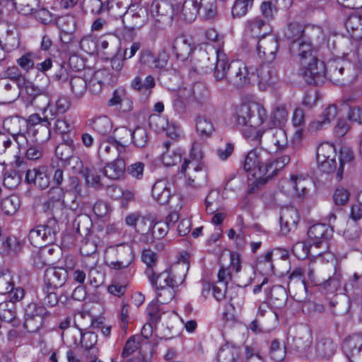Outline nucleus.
Listing matches in <instances>:
<instances>
[{
  "mask_svg": "<svg viewBox=\"0 0 362 362\" xmlns=\"http://www.w3.org/2000/svg\"><path fill=\"white\" fill-rule=\"evenodd\" d=\"M234 119L244 135L255 139L267 128L283 127L288 120L285 107L278 106L269 113L259 103H244L235 107Z\"/></svg>",
  "mask_w": 362,
  "mask_h": 362,
  "instance_id": "nucleus-1",
  "label": "nucleus"
},
{
  "mask_svg": "<svg viewBox=\"0 0 362 362\" xmlns=\"http://www.w3.org/2000/svg\"><path fill=\"white\" fill-rule=\"evenodd\" d=\"M290 158L283 156L273 158L262 148L250 151L245 160L244 170L251 175L257 184H264L289 163Z\"/></svg>",
  "mask_w": 362,
  "mask_h": 362,
  "instance_id": "nucleus-2",
  "label": "nucleus"
},
{
  "mask_svg": "<svg viewBox=\"0 0 362 362\" xmlns=\"http://www.w3.org/2000/svg\"><path fill=\"white\" fill-rule=\"evenodd\" d=\"M349 50H344L341 57H336L327 63V77L332 83L345 85L351 82L357 75L356 63H362L358 49L351 44Z\"/></svg>",
  "mask_w": 362,
  "mask_h": 362,
  "instance_id": "nucleus-3",
  "label": "nucleus"
},
{
  "mask_svg": "<svg viewBox=\"0 0 362 362\" xmlns=\"http://www.w3.org/2000/svg\"><path fill=\"white\" fill-rule=\"evenodd\" d=\"M43 81L44 82L42 84L33 83L28 81L22 74H19V77L17 78L18 86L22 89V93L27 95L33 105L41 111L42 108H45L46 105H49L52 95L49 78L45 77Z\"/></svg>",
  "mask_w": 362,
  "mask_h": 362,
  "instance_id": "nucleus-4",
  "label": "nucleus"
},
{
  "mask_svg": "<svg viewBox=\"0 0 362 362\" xmlns=\"http://www.w3.org/2000/svg\"><path fill=\"white\" fill-rule=\"evenodd\" d=\"M188 269V263L182 261L174 265L169 271H164L158 275L156 271L151 269L145 271V274L151 285L156 288L178 287L184 282Z\"/></svg>",
  "mask_w": 362,
  "mask_h": 362,
  "instance_id": "nucleus-5",
  "label": "nucleus"
},
{
  "mask_svg": "<svg viewBox=\"0 0 362 362\" xmlns=\"http://www.w3.org/2000/svg\"><path fill=\"white\" fill-rule=\"evenodd\" d=\"M276 127L267 128L264 133L255 139L261 145L262 149L270 153L284 151L288 146V140L286 131Z\"/></svg>",
  "mask_w": 362,
  "mask_h": 362,
  "instance_id": "nucleus-6",
  "label": "nucleus"
},
{
  "mask_svg": "<svg viewBox=\"0 0 362 362\" xmlns=\"http://www.w3.org/2000/svg\"><path fill=\"white\" fill-rule=\"evenodd\" d=\"M331 233L332 230L329 226L324 223L315 224L308 231L309 242L296 243L293 247V252L298 255V251L302 250L305 256H307L310 253V250L313 246L320 247L323 243L322 239L327 238Z\"/></svg>",
  "mask_w": 362,
  "mask_h": 362,
  "instance_id": "nucleus-7",
  "label": "nucleus"
},
{
  "mask_svg": "<svg viewBox=\"0 0 362 362\" xmlns=\"http://www.w3.org/2000/svg\"><path fill=\"white\" fill-rule=\"evenodd\" d=\"M255 71V67L247 66L242 61H233L229 64L228 82L235 87H243L251 83Z\"/></svg>",
  "mask_w": 362,
  "mask_h": 362,
  "instance_id": "nucleus-8",
  "label": "nucleus"
},
{
  "mask_svg": "<svg viewBox=\"0 0 362 362\" xmlns=\"http://www.w3.org/2000/svg\"><path fill=\"white\" fill-rule=\"evenodd\" d=\"M301 74L305 81L310 85L324 83L327 77V64L316 57L311 60L302 62Z\"/></svg>",
  "mask_w": 362,
  "mask_h": 362,
  "instance_id": "nucleus-9",
  "label": "nucleus"
},
{
  "mask_svg": "<svg viewBox=\"0 0 362 362\" xmlns=\"http://www.w3.org/2000/svg\"><path fill=\"white\" fill-rule=\"evenodd\" d=\"M190 156L197 163L194 164L190 160L185 159L180 172L185 174L187 185L196 187L195 180L197 177L195 174L202 172L203 170V165L199 163L204 156L203 149L199 144H195L192 146Z\"/></svg>",
  "mask_w": 362,
  "mask_h": 362,
  "instance_id": "nucleus-10",
  "label": "nucleus"
},
{
  "mask_svg": "<svg viewBox=\"0 0 362 362\" xmlns=\"http://www.w3.org/2000/svg\"><path fill=\"white\" fill-rule=\"evenodd\" d=\"M49 313L45 307L36 303H29L25 310L24 328L29 332H35L42 326Z\"/></svg>",
  "mask_w": 362,
  "mask_h": 362,
  "instance_id": "nucleus-11",
  "label": "nucleus"
},
{
  "mask_svg": "<svg viewBox=\"0 0 362 362\" xmlns=\"http://www.w3.org/2000/svg\"><path fill=\"white\" fill-rule=\"evenodd\" d=\"M336 150L329 143L321 144L317 150L316 160L320 170L324 173H334L337 169Z\"/></svg>",
  "mask_w": 362,
  "mask_h": 362,
  "instance_id": "nucleus-12",
  "label": "nucleus"
},
{
  "mask_svg": "<svg viewBox=\"0 0 362 362\" xmlns=\"http://www.w3.org/2000/svg\"><path fill=\"white\" fill-rule=\"evenodd\" d=\"M108 252L115 255L117 259L107 263L109 267L116 270L129 268L132 264L134 256L131 247L122 244L115 247H110Z\"/></svg>",
  "mask_w": 362,
  "mask_h": 362,
  "instance_id": "nucleus-13",
  "label": "nucleus"
},
{
  "mask_svg": "<svg viewBox=\"0 0 362 362\" xmlns=\"http://www.w3.org/2000/svg\"><path fill=\"white\" fill-rule=\"evenodd\" d=\"M148 12L156 23L161 24L170 23L175 15L174 8L167 0H153Z\"/></svg>",
  "mask_w": 362,
  "mask_h": 362,
  "instance_id": "nucleus-14",
  "label": "nucleus"
},
{
  "mask_svg": "<svg viewBox=\"0 0 362 362\" xmlns=\"http://www.w3.org/2000/svg\"><path fill=\"white\" fill-rule=\"evenodd\" d=\"M0 79V100L3 103H10L18 98L22 89L18 86L17 78L20 74Z\"/></svg>",
  "mask_w": 362,
  "mask_h": 362,
  "instance_id": "nucleus-15",
  "label": "nucleus"
},
{
  "mask_svg": "<svg viewBox=\"0 0 362 362\" xmlns=\"http://www.w3.org/2000/svg\"><path fill=\"white\" fill-rule=\"evenodd\" d=\"M278 47L277 39L268 35L258 40L256 45L257 54L264 62L271 63L276 59Z\"/></svg>",
  "mask_w": 362,
  "mask_h": 362,
  "instance_id": "nucleus-16",
  "label": "nucleus"
},
{
  "mask_svg": "<svg viewBox=\"0 0 362 362\" xmlns=\"http://www.w3.org/2000/svg\"><path fill=\"white\" fill-rule=\"evenodd\" d=\"M98 156L102 160H109L117 156L122 157L125 153V146L116 143L113 137L101 140L98 151Z\"/></svg>",
  "mask_w": 362,
  "mask_h": 362,
  "instance_id": "nucleus-17",
  "label": "nucleus"
},
{
  "mask_svg": "<svg viewBox=\"0 0 362 362\" xmlns=\"http://www.w3.org/2000/svg\"><path fill=\"white\" fill-rule=\"evenodd\" d=\"M337 345L332 339L324 338L318 340L315 346L311 348L307 354V357L310 359H329L336 351Z\"/></svg>",
  "mask_w": 362,
  "mask_h": 362,
  "instance_id": "nucleus-18",
  "label": "nucleus"
},
{
  "mask_svg": "<svg viewBox=\"0 0 362 362\" xmlns=\"http://www.w3.org/2000/svg\"><path fill=\"white\" fill-rule=\"evenodd\" d=\"M168 61V55L163 50L156 54L149 49H145L140 54V63L150 69H163L167 65Z\"/></svg>",
  "mask_w": 362,
  "mask_h": 362,
  "instance_id": "nucleus-19",
  "label": "nucleus"
},
{
  "mask_svg": "<svg viewBox=\"0 0 362 362\" xmlns=\"http://www.w3.org/2000/svg\"><path fill=\"white\" fill-rule=\"evenodd\" d=\"M25 180L28 184H33L39 189H45L47 188L50 181L47 167L43 165L28 170Z\"/></svg>",
  "mask_w": 362,
  "mask_h": 362,
  "instance_id": "nucleus-20",
  "label": "nucleus"
},
{
  "mask_svg": "<svg viewBox=\"0 0 362 362\" xmlns=\"http://www.w3.org/2000/svg\"><path fill=\"white\" fill-rule=\"evenodd\" d=\"M310 184L308 177L303 175H292L286 182V191L291 196L298 198L304 197Z\"/></svg>",
  "mask_w": 362,
  "mask_h": 362,
  "instance_id": "nucleus-21",
  "label": "nucleus"
},
{
  "mask_svg": "<svg viewBox=\"0 0 362 362\" xmlns=\"http://www.w3.org/2000/svg\"><path fill=\"white\" fill-rule=\"evenodd\" d=\"M256 73L259 88L262 90L273 86L278 81L276 70L270 63L264 62L258 69H256Z\"/></svg>",
  "mask_w": 362,
  "mask_h": 362,
  "instance_id": "nucleus-22",
  "label": "nucleus"
},
{
  "mask_svg": "<svg viewBox=\"0 0 362 362\" xmlns=\"http://www.w3.org/2000/svg\"><path fill=\"white\" fill-rule=\"evenodd\" d=\"M67 272L62 267L47 268L44 274L45 287L57 289L66 282Z\"/></svg>",
  "mask_w": 362,
  "mask_h": 362,
  "instance_id": "nucleus-23",
  "label": "nucleus"
},
{
  "mask_svg": "<svg viewBox=\"0 0 362 362\" xmlns=\"http://www.w3.org/2000/svg\"><path fill=\"white\" fill-rule=\"evenodd\" d=\"M144 11V9L137 4L129 6L128 10L124 12L125 13L122 16V21L125 28L129 30H134L141 27L145 23V17L141 16Z\"/></svg>",
  "mask_w": 362,
  "mask_h": 362,
  "instance_id": "nucleus-24",
  "label": "nucleus"
},
{
  "mask_svg": "<svg viewBox=\"0 0 362 362\" xmlns=\"http://www.w3.org/2000/svg\"><path fill=\"white\" fill-rule=\"evenodd\" d=\"M342 349L351 362L356 360L362 352V333L355 334L346 338L342 344Z\"/></svg>",
  "mask_w": 362,
  "mask_h": 362,
  "instance_id": "nucleus-25",
  "label": "nucleus"
},
{
  "mask_svg": "<svg viewBox=\"0 0 362 362\" xmlns=\"http://www.w3.org/2000/svg\"><path fill=\"white\" fill-rule=\"evenodd\" d=\"M86 320L84 313H78L75 317V325L81 332V343L83 348L86 350H91L93 354L97 352L96 349L94 347L98 341V336L93 332H83L87 329V327L81 323V320Z\"/></svg>",
  "mask_w": 362,
  "mask_h": 362,
  "instance_id": "nucleus-26",
  "label": "nucleus"
},
{
  "mask_svg": "<svg viewBox=\"0 0 362 362\" xmlns=\"http://www.w3.org/2000/svg\"><path fill=\"white\" fill-rule=\"evenodd\" d=\"M14 30L15 27L13 25L0 23V46L6 52H10L18 46Z\"/></svg>",
  "mask_w": 362,
  "mask_h": 362,
  "instance_id": "nucleus-27",
  "label": "nucleus"
},
{
  "mask_svg": "<svg viewBox=\"0 0 362 362\" xmlns=\"http://www.w3.org/2000/svg\"><path fill=\"white\" fill-rule=\"evenodd\" d=\"M247 35L254 38L267 37L270 32L268 24L260 17H256L247 21L245 27Z\"/></svg>",
  "mask_w": 362,
  "mask_h": 362,
  "instance_id": "nucleus-28",
  "label": "nucleus"
},
{
  "mask_svg": "<svg viewBox=\"0 0 362 362\" xmlns=\"http://www.w3.org/2000/svg\"><path fill=\"white\" fill-rule=\"evenodd\" d=\"M216 62L214 69V76L216 81L226 79L228 81L229 62L226 53L222 49H216Z\"/></svg>",
  "mask_w": 362,
  "mask_h": 362,
  "instance_id": "nucleus-29",
  "label": "nucleus"
},
{
  "mask_svg": "<svg viewBox=\"0 0 362 362\" xmlns=\"http://www.w3.org/2000/svg\"><path fill=\"white\" fill-rule=\"evenodd\" d=\"M292 341L293 349L307 354L310 350V346L313 341L312 334L308 328H300L297 334L292 337Z\"/></svg>",
  "mask_w": 362,
  "mask_h": 362,
  "instance_id": "nucleus-30",
  "label": "nucleus"
},
{
  "mask_svg": "<svg viewBox=\"0 0 362 362\" xmlns=\"http://www.w3.org/2000/svg\"><path fill=\"white\" fill-rule=\"evenodd\" d=\"M0 320L11 325L13 327L20 325L21 322L16 317V305L13 303L7 300L0 303Z\"/></svg>",
  "mask_w": 362,
  "mask_h": 362,
  "instance_id": "nucleus-31",
  "label": "nucleus"
},
{
  "mask_svg": "<svg viewBox=\"0 0 362 362\" xmlns=\"http://www.w3.org/2000/svg\"><path fill=\"white\" fill-rule=\"evenodd\" d=\"M71 102L66 96H59L54 104L46 105L45 108H42V112L45 115L46 117H51L54 118L59 114L65 113L70 107Z\"/></svg>",
  "mask_w": 362,
  "mask_h": 362,
  "instance_id": "nucleus-32",
  "label": "nucleus"
},
{
  "mask_svg": "<svg viewBox=\"0 0 362 362\" xmlns=\"http://www.w3.org/2000/svg\"><path fill=\"white\" fill-rule=\"evenodd\" d=\"M103 172V175L110 180H118L122 177L125 172V162L122 156L107 164Z\"/></svg>",
  "mask_w": 362,
  "mask_h": 362,
  "instance_id": "nucleus-33",
  "label": "nucleus"
},
{
  "mask_svg": "<svg viewBox=\"0 0 362 362\" xmlns=\"http://www.w3.org/2000/svg\"><path fill=\"white\" fill-rule=\"evenodd\" d=\"M298 215L296 209H286L282 211L280 216L281 230L284 234L288 233L292 228L296 227Z\"/></svg>",
  "mask_w": 362,
  "mask_h": 362,
  "instance_id": "nucleus-34",
  "label": "nucleus"
},
{
  "mask_svg": "<svg viewBox=\"0 0 362 362\" xmlns=\"http://www.w3.org/2000/svg\"><path fill=\"white\" fill-rule=\"evenodd\" d=\"M172 49L177 58L181 60L187 59L193 50L189 40L182 36L177 37L174 40Z\"/></svg>",
  "mask_w": 362,
  "mask_h": 362,
  "instance_id": "nucleus-35",
  "label": "nucleus"
},
{
  "mask_svg": "<svg viewBox=\"0 0 362 362\" xmlns=\"http://www.w3.org/2000/svg\"><path fill=\"white\" fill-rule=\"evenodd\" d=\"M240 348L226 344L218 351L217 358L218 362H243L240 356Z\"/></svg>",
  "mask_w": 362,
  "mask_h": 362,
  "instance_id": "nucleus-36",
  "label": "nucleus"
},
{
  "mask_svg": "<svg viewBox=\"0 0 362 362\" xmlns=\"http://www.w3.org/2000/svg\"><path fill=\"white\" fill-rule=\"evenodd\" d=\"M290 50L293 54H296L300 57V64L303 62L311 60V58H315L313 55V50L310 42L302 41H296L291 43Z\"/></svg>",
  "mask_w": 362,
  "mask_h": 362,
  "instance_id": "nucleus-37",
  "label": "nucleus"
},
{
  "mask_svg": "<svg viewBox=\"0 0 362 362\" xmlns=\"http://www.w3.org/2000/svg\"><path fill=\"white\" fill-rule=\"evenodd\" d=\"M11 143L15 145L16 149V153H9L7 151L4 154H5L8 158H13L15 160V165L18 168H24V165H25V162L20 159V148H23L25 145L27 144V138L25 134H23L21 132L20 133H17L15 135H12Z\"/></svg>",
  "mask_w": 362,
  "mask_h": 362,
  "instance_id": "nucleus-38",
  "label": "nucleus"
},
{
  "mask_svg": "<svg viewBox=\"0 0 362 362\" xmlns=\"http://www.w3.org/2000/svg\"><path fill=\"white\" fill-rule=\"evenodd\" d=\"M345 27L355 40L362 39V16L358 14L350 15L345 21Z\"/></svg>",
  "mask_w": 362,
  "mask_h": 362,
  "instance_id": "nucleus-39",
  "label": "nucleus"
},
{
  "mask_svg": "<svg viewBox=\"0 0 362 362\" xmlns=\"http://www.w3.org/2000/svg\"><path fill=\"white\" fill-rule=\"evenodd\" d=\"M153 198L160 204H165L170 198V192L165 181H157L151 190Z\"/></svg>",
  "mask_w": 362,
  "mask_h": 362,
  "instance_id": "nucleus-40",
  "label": "nucleus"
},
{
  "mask_svg": "<svg viewBox=\"0 0 362 362\" xmlns=\"http://www.w3.org/2000/svg\"><path fill=\"white\" fill-rule=\"evenodd\" d=\"M92 129L101 136H105L112 129V123L107 116H99L88 120Z\"/></svg>",
  "mask_w": 362,
  "mask_h": 362,
  "instance_id": "nucleus-41",
  "label": "nucleus"
},
{
  "mask_svg": "<svg viewBox=\"0 0 362 362\" xmlns=\"http://www.w3.org/2000/svg\"><path fill=\"white\" fill-rule=\"evenodd\" d=\"M69 86L73 97L76 99L83 98L88 90L86 79L79 76H71L69 81Z\"/></svg>",
  "mask_w": 362,
  "mask_h": 362,
  "instance_id": "nucleus-42",
  "label": "nucleus"
},
{
  "mask_svg": "<svg viewBox=\"0 0 362 362\" xmlns=\"http://www.w3.org/2000/svg\"><path fill=\"white\" fill-rule=\"evenodd\" d=\"M25 119L18 116H10L5 118L2 122L3 129L11 135L22 132V128L25 127Z\"/></svg>",
  "mask_w": 362,
  "mask_h": 362,
  "instance_id": "nucleus-43",
  "label": "nucleus"
},
{
  "mask_svg": "<svg viewBox=\"0 0 362 362\" xmlns=\"http://www.w3.org/2000/svg\"><path fill=\"white\" fill-rule=\"evenodd\" d=\"M199 13L197 0H185L180 7V18L192 23Z\"/></svg>",
  "mask_w": 362,
  "mask_h": 362,
  "instance_id": "nucleus-44",
  "label": "nucleus"
},
{
  "mask_svg": "<svg viewBox=\"0 0 362 362\" xmlns=\"http://www.w3.org/2000/svg\"><path fill=\"white\" fill-rule=\"evenodd\" d=\"M55 289L44 287L42 291L40 300L44 304L49 307L55 306L59 301L62 303H66L67 297L61 294L60 296L54 291Z\"/></svg>",
  "mask_w": 362,
  "mask_h": 362,
  "instance_id": "nucleus-45",
  "label": "nucleus"
},
{
  "mask_svg": "<svg viewBox=\"0 0 362 362\" xmlns=\"http://www.w3.org/2000/svg\"><path fill=\"white\" fill-rule=\"evenodd\" d=\"M287 300V293L281 286H274L271 289L270 301L272 305L277 308H283Z\"/></svg>",
  "mask_w": 362,
  "mask_h": 362,
  "instance_id": "nucleus-46",
  "label": "nucleus"
},
{
  "mask_svg": "<svg viewBox=\"0 0 362 362\" xmlns=\"http://www.w3.org/2000/svg\"><path fill=\"white\" fill-rule=\"evenodd\" d=\"M170 142L166 141L163 144V148L166 149L161 156V161L165 166H173L180 163L182 160V154L179 151H169Z\"/></svg>",
  "mask_w": 362,
  "mask_h": 362,
  "instance_id": "nucleus-47",
  "label": "nucleus"
},
{
  "mask_svg": "<svg viewBox=\"0 0 362 362\" xmlns=\"http://www.w3.org/2000/svg\"><path fill=\"white\" fill-rule=\"evenodd\" d=\"M222 204V196L218 190H211L205 199L206 211L213 214L219 210Z\"/></svg>",
  "mask_w": 362,
  "mask_h": 362,
  "instance_id": "nucleus-48",
  "label": "nucleus"
},
{
  "mask_svg": "<svg viewBox=\"0 0 362 362\" xmlns=\"http://www.w3.org/2000/svg\"><path fill=\"white\" fill-rule=\"evenodd\" d=\"M354 159L353 153L349 149H344L340 153L339 165L334 173H336L337 179L341 181L343 178V173L345 166L351 167Z\"/></svg>",
  "mask_w": 362,
  "mask_h": 362,
  "instance_id": "nucleus-49",
  "label": "nucleus"
},
{
  "mask_svg": "<svg viewBox=\"0 0 362 362\" xmlns=\"http://www.w3.org/2000/svg\"><path fill=\"white\" fill-rule=\"evenodd\" d=\"M198 10L202 11L204 19L214 18L217 12L216 0H197Z\"/></svg>",
  "mask_w": 362,
  "mask_h": 362,
  "instance_id": "nucleus-50",
  "label": "nucleus"
},
{
  "mask_svg": "<svg viewBox=\"0 0 362 362\" xmlns=\"http://www.w3.org/2000/svg\"><path fill=\"white\" fill-rule=\"evenodd\" d=\"M74 150V141L71 139H67L57 146L55 155L61 160L68 161L73 156Z\"/></svg>",
  "mask_w": 362,
  "mask_h": 362,
  "instance_id": "nucleus-51",
  "label": "nucleus"
},
{
  "mask_svg": "<svg viewBox=\"0 0 362 362\" xmlns=\"http://www.w3.org/2000/svg\"><path fill=\"white\" fill-rule=\"evenodd\" d=\"M20 207V199L16 196H10L2 199L0 208L4 214L12 216Z\"/></svg>",
  "mask_w": 362,
  "mask_h": 362,
  "instance_id": "nucleus-52",
  "label": "nucleus"
},
{
  "mask_svg": "<svg viewBox=\"0 0 362 362\" xmlns=\"http://www.w3.org/2000/svg\"><path fill=\"white\" fill-rule=\"evenodd\" d=\"M43 235L45 237V243L47 244L54 241L56 235L59 230L57 221L55 218H49L45 224L40 225Z\"/></svg>",
  "mask_w": 362,
  "mask_h": 362,
  "instance_id": "nucleus-53",
  "label": "nucleus"
},
{
  "mask_svg": "<svg viewBox=\"0 0 362 362\" xmlns=\"http://www.w3.org/2000/svg\"><path fill=\"white\" fill-rule=\"evenodd\" d=\"M16 9L23 15L32 13L35 7H39L38 0H11Z\"/></svg>",
  "mask_w": 362,
  "mask_h": 362,
  "instance_id": "nucleus-54",
  "label": "nucleus"
},
{
  "mask_svg": "<svg viewBox=\"0 0 362 362\" xmlns=\"http://www.w3.org/2000/svg\"><path fill=\"white\" fill-rule=\"evenodd\" d=\"M90 226V218L87 215L84 214L77 216L73 223V226L76 233L81 235H87L89 233Z\"/></svg>",
  "mask_w": 362,
  "mask_h": 362,
  "instance_id": "nucleus-55",
  "label": "nucleus"
},
{
  "mask_svg": "<svg viewBox=\"0 0 362 362\" xmlns=\"http://www.w3.org/2000/svg\"><path fill=\"white\" fill-rule=\"evenodd\" d=\"M80 49L88 54L98 52V42L95 37L89 34L84 35L79 41Z\"/></svg>",
  "mask_w": 362,
  "mask_h": 362,
  "instance_id": "nucleus-56",
  "label": "nucleus"
},
{
  "mask_svg": "<svg viewBox=\"0 0 362 362\" xmlns=\"http://www.w3.org/2000/svg\"><path fill=\"white\" fill-rule=\"evenodd\" d=\"M270 356L272 360L280 362L286 357V346L279 339L272 341L270 346Z\"/></svg>",
  "mask_w": 362,
  "mask_h": 362,
  "instance_id": "nucleus-57",
  "label": "nucleus"
},
{
  "mask_svg": "<svg viewBox=\"0 0 362 362\" xmlns=\"http://www.w3.org/2000/svg\"><path fill=\"white\" fill-rule=\"evenodd\" d=\"M189 91V98L199 103H203L208 98V90L204 85L201 83L194 84Z\"/></svg>",
  "mask_w": 362,
  "mask_h": 362,
  "instance_id": "nucleus-58",
  "label": "nucleus"
},
{
  "mask_svg": "<svg viewBox=\"0 0 362 362\" xmlns=\"http://www.w3.org/2000/svg\"><path fill=\"white\" fill-rule=\"evenodd\" d=\"M168 230V226L164 222H153L148 235V240H146L152 242L155 239H161L167 234Z\"/></svg>",
  "mask_w": 362,
  "mask_h": 362,
  "instance_id": "nucleus-59",
  "label": "nucleus"
},
{
  "mask_svg": "<svg viewBox=\"0 0 362 362\" xmlns=\"http://www.w3.org/2000/svg\"><path fill=\"white\" fill-rule=\"evenodd\" d=\"M196 128L202 135L209 136L214 132L212 121L206 116H199L197 119Z\"/></svg>",
  "mask_w": 362,
  "mask_h": 362,
  "instance_id": "nucleus-60",
  "label": "nucleus"
},
{
  "mask_svg": "<svg viewBox=\"0 0 362 362\" xmlns=\"http://www.w3.org/2000/svg\"><path fill=\"white\" fill-rule=\"evenodd\" d=\"M254 0H236L232 8L233 18H241L246 15L248 8L253 4Z\"/></svg>",
  "mask_w": 362,
  "mask_h": 362,
  "instance_id": "nucleus-61",
  "label": "nucleus"
},
{
  "mask_svg": "<svg viewBox=\"0 0 362 362\" xmlns=\"http://www.w3.org/2000/svg\"><path fill=\"white\" fill-rule=\"evenodd\" d=\"M103 72L101 71H95L88 83L89 91L94 95H98L102 90L103 86Z\"/></svg>",
  "mask_w": 362,
  "mask_h": 362,
  "instance_id": "nucleus-62",
  "label": "nucleus"
},
{
  "mask_svg": "<svg viewBox=\"0 0 362 362\" xmlns=\"http://www.w3.org/2000/svg\"><path fill=\"white\" fill-rule=\"evenodd\" d=\"M57 25L60 31L75 32L76 29V20L71 15L62 16L58 18Z\"/></svg>",
  "mask_w": 362,
  "mask_h": 362,
  "instance_id": "nucleus-63",
  "label": "nucleus"
},
{
  "mask_svg": "<svg viewBox=\"0 0 362 362\" xmlns=\"http://www.w3.org/2000/svg\"><path fill=\"white\" fill-rule=\"evenodd\" d=\"M22 175L16 170H7L4 173V185L9 189L15 188L21 180Z\"/></svg>",
  "mask_w": 362,
  "mask_h": 362,
  "instance_id": "nucleus-64",
  "label": "nucleus"
}]
</instances>
